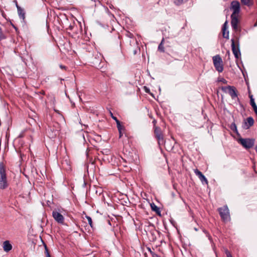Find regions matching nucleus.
<instances>
[{"label":"nucleus","mask_w":257,"mask_h":257,"mask_svg":"<svg viewBox=\"0 0 257 257\" xmlns=\"http://www.w3.org/2000/svg\"><path fill=\"white\" fill-rule=\"evenodd\" d=\"M3 244H4V245H3L4 250L5 251L8 252L12 249V245L10 244L9 241H8V240L5 241L4 242Z\"/></svg>","instance_id":"nucleus-17"},{"label":"nucleus","mask_w":257,"mask_h":257,"mask_svg":"<svg viewBox=\"0 0 257 257\" xmlns=\"http://www.w3.org/2000/svg\"><path fill=\"white\" fill-rule=\"evenodd\" d=\"M230 129L235 133L238 134L237 127L234 122H233L231 124Z\"/></svg>","instance_id":"nucleus-20"},{"label":"nucleus","mask_w":257,"mask_h":257,"mask_svg":"<svg viewBox=\"0 0 257 257\" xmlns=\"http://www.w3.org/2000/svg\"><path fill=\"white\" fill-rule=\"evenodd\" d=\"M155 122H156V120H154L153 121V122H154V123H155Z\"/></svg>","instance_id":"nucleus-38"},{"label":"nucleus","mask_w":257,"mask_h":257,"mask_svg":"<svg viewBox=\"0 0 257 257\" xmlns=\"http://www.w3.org/2000/svg\"><path fill=\"white\" fill-rule=\"evenodd\" d=\"M9 186L7 175L6 166L3 162L0 163V189L5 190Z\"/></svg>","instance_id":"nucleus-1"},{"label":"nucleus","mask_w":257,"mask_h":257,"mask_svg":"<svg viewBox=\"0 0 257 257\" xmlns=\"http://www.w3.org/2000/svg\"><path fill=\"white\" fill-rule=\"evenodd\" d=\"M254 120L252 117L250 116L247 117L246 120L244 121L242 127L244 129L247 130L252 126Z\"/></svg>","instance_id":"nucleus-12"},{"label":"nucleus","mask_w":257,"mask_h":257,"mask_svg":"<svg viewBox=\"0 0 257 257\" xmlns=\"http://www.w3.org/2000/svg\"><path fill=\"white\" fill-rule=\"evenodd\" d=\"M90 2H91L92 4H94V5L95 6L96 5H95V1H93V0H90Z\"/></svg>","instance_id":"nucleus-34"},{"label":"nucleus","mask_w":257,"mask_h":257,"mask_svg":"<svg viewBox=\"0 0 257 257\" xmlns=\"http://www.w3.org/2000/svg\"><path fill=\"white\" fill-rule=\"evenodd\" d=\"M219 215L224 221H227L230 219L229 209L227 205L218 209Z\"/></svg>","instance_id":"nucleus-5"},{"label":"nucleus","mask_w":257,"mask_h":257,"mask_svg":"<svg viewBox=\"0 0 257 257\" xmlns=\"http://www.w3.org/2000/svg\"><path fill=\"white\" fill-rule=\"evenodd\" d=\"M155 137L158 141L159 146L165 145V141L164 139L163 134L160 127L158 126L155 127L154 130Z\"/></svg>","instance_id":"nucleus-3"},{"label":"nucleus","mask_w":257,"mask_h":257,"mask_svg":"<svg viewBox=\"0 0 257 257\" xmlns=\"http://www.w3.org/2000/svg\"><path fill=\"white\" fill-rule=\"evenodd\" d=\"M13 27L16 29V30H17V28L14 25L12 24Z\"/></svg>","instance_id":"nucleus-36"},{"label":"nucleus","mask_w":257,"mask_h":257,"mask_svg":"<svg viewBox=\"0 0 257 257\" xmlns=\"http://www.w3.org/2000/svg\"><path fill=\"white\" fill-rule=\"evenodd\" d=\"M231 25L232 28V29L236 31H240V29L238 28V19L236 15H231Z\"/></svg>","instance_id":"nucleus-9"},{"label":"nucleus","mask_w":257,"mask_h":257,"mask_svg":"<svg viewBox=\"0 0 257 257\" xmlns=\"http://www.w3.org/2000/svg\"><path fill=\"white\" fill-rule=\"evenodd\" d=\"M228 22L227 21L225 22L222 28V36L227 39H229V31L227 30Z\"/></svg>","instance_id":"nucleus-14"},{"label":"nucleus","mask_w":257,"mask_h":257,"mask_svg":"<svg viewBox=\"0 0 257 257\" xmlns=\"http://www.w3.org/2000/svg\"><path fill=\"white\" fill-rule=\"evenodd\" d=\"M148 250H149L150 251H151V249L150 248H148Z\"/></svg>","instance_id":"nucleus-37"},{"label":"nucleus","mask_w":257,"mask_h":257,"mask_svg":"<svg viewBox=\"0 0 257 257\" xmlns=\"http://www.w3.org/2000/svg\"><path fill=\"white\" fill-rule=\"evenodd\" d=\"M133 35L132 34H131V33H130L129 37H130V38H132V37H133Z\"/></svg>","instance_id":"nucleus-35"},{"label":"nucleus","mask_w":257,"mask_h":257,"mask_svg":"<svg viewBox=\"0 0 257 257\" xmlns=\"http://www.w3.org/2000/svg\"><path fill=\"white\" fill-rule=\"evenodd\" d=\"M231 10L233 11V13L231 15H237L240 10V3L237 1H233L231 3L230 8Z\"/></svg>","instance_id":"nucleus-8"},{"label":"nucleus","mask_w":257,"mask_h":257,"mask_svg":"<svg viewBox=\"0 0 257 257\" xmlns=\"http://www.w3.org/2000/svg\"><path fill=\"white\" fill-rule=\"evenodd\" d=\"M6 37L5 34L3 33L2 28L0 27V41L3 39H6Z\"/></svg>","instance_id":"nucleus-23"},{"label":"nucleus","mask_w":257,"mask_h":257,"mask_svg":"<svg viewBox=\"0 0 257 257\" xmlns=\"http://www.w3.org/2000/svg\"><path fill=\"white\" fill-rule=\"evenodd\" d=\"M144 89H145V91L147 93H149L150 91L149 89L146 86H144Z\"/></svg>","instance_id":"nucleus-31"},{"label":"nucleus","mask_w":257,"mask_h":257,"mask_svg":"<svg viewBox=\"0 0 257 257\" xmlns=\"http://www.w3.org/2000/svg\"><path fill=\"white\" fill-rule=\"evenodd\" d=\"M241 3L247 7H251L253 5V0H240Z\"/></svg>","instance_id":"nucleus-18"},{"label":"nucleus","mask_w":257,"mask_h":257,"mask_svg":"<svg viewBox=\"0 0 257 257\" xmlns=\"http://www.w3.org/2000/svg\"><path fill=\"white\" fill-rule=\"evenodd\" d=\"M187 1V0H176L175 2V4L176 5L179 6L181 4H182V3L185 2Z\"/></svg>","instance_id":"nucleus-25"},{"label":"nucleus","mask_w":257,"mask_h":257,"mask_svg":"<svg viewBox=\"0 0 257 257\" xmlns=\"http://www.w3.org/2000/svg\"><path fill=\"white\" fill-rule=\"evenodd\" d=\"M250 98V104L252 107L255 114L257 115V106L254 102V99L253 98V96L251 94H249Z\"/></svg>","instance_id":"nucleus-15"},{"label":"nucleus","mask_w":257,"mask_h":257,"mask_svg":"<svg viewBox=\"0 0 257 257\" xmlns=\"http://www.w3.org/2000/svg\"><path fill=\"white\" fill-rule=\"evenodd\" d=\"M165 41L164 38H163L161 43L158 46V51L161 52H165V48L164 47V42Z\"/></svg>","instance_id":"nucleus-19"},{"label":"nucleus","mask_w":257,"mask_h":257,"mask_svg":"<svg viewBox=\"0 0 257 257\" xmlns=\"http://www.w3.org/2000/svg\"><path fill=\"white\" fill-rule=\"evenodd\" d=\"M73 26L70 25L68 29H69L70 30H72L73 29Z\"/></svg>","instance_id":"nucleus-33"},{"label":"nucleus","mask_w":257,"mask_h":257,"mask_svg":"<svg viewBox=\"0 0 257 257\" xmlns=\"http://www.w3.org/2000/svg\"><path fill=\"white\" fill-rule=\"evenodd\" d=\"M218 81L219 82H222L224 84H226L227 81V80H226L224 78H220V79L218 80Z\"/></svg>","instance_id":"nucleus-28"},{"label":"nucleus","mask_w":257,"mask_h":257,"mask_svg":"<svg viewBox=\"0 0 257 257\" xmlns=\"http://www.w3.org/2000/svg\"><path fill=\"white\" fill-rule=\"evenodd\" d=\"M122 131H118V132H119V138H121L122 136H123Z\"/></svg>","instance_id":"nucleus-30"},{"label":"nucleus","mask_w":257,"mask_h":257,"mask_svg":"<svg viewBox=\"0 0 257 257\" xmlns=\"http://www.w3.org/2000/svg\"><path fill=\"white\" fill-rule=\"evenodd\" d=\"M45 253L46 255V257H51L49 253L48 248L46 244H45Z\"/></svg>","instance_id":"nucleus-22"},{"label":"nucleus","mask_w":257,"mask_h":257,"mask_svg":"<svg viewBox=\"0 0 257 257\" xmlns=\"http://www.w3.org/2000/svg\"><path fill=\"white\" fill-rule=\"evenodd\" d=\"M86 217L88 220V224L91 227H93L92 221L91 218L88 216H86Z\"/></svg>","instance_id":"nucleus-24"},{"label":"nucleus","mask_w":257,"mask_h":257,"mask_svg":"<svg viewBox=\"0 0 257 257\" xmlns=\"http://www.w3.org/2000/svg\"><path fill=\"white\" fill-rule=\"evenodd\" d=\"M236 41L233 39L231 40V49L233 54L236 59H238L241 56V53L239 49V38H236Z\"/></svg>","instance_id":"nucleus-2"},{"label":"nucleus","mask_w":257,"mask_h":257,"mask_svg":"<svg viewBox=\"0 0 257 257\" xmlns=\"http://www.w3.org/2000/svg\"><path fill=\"white\" fill-rule=\"evenodd\" d=\"M173 147H174V146L171 145H169V146L168 145H167V146L165 147L166 150L168 151H172L173 149Z\"/></svg>","instance_id":"nucleus-26"},{"label":"nucleus","mask_w":257,"mask_h":257,"mask_svg":"<svg viewBox=\"0 0 257 257\" xmlns=\"http://www.w3.org/2000/svg\"><path fill=\"white\" fill-rule=\"evenodd\" d=\"M116 125H117V128L118 129V131H124L125 130L124 127L123 125H121L120 121H118L116 123Z\"/></svg>","instance_id":"nucleus-21"},{"label":"nucleus","mask_w":257,"mask_h":257,"mask_svg":"<svg viewBox=\"0 0 257 257\" xmlns=\"http://www.w3.org/2000/svg\"><path fill=\"white\" fill-rule=\"evenodd\" d=\"M194 173L198 177L202 184H208V182L205 176L199 170L196 169L194 170Z\"/></svg>","instance_id":"nucleus-11"},{"label":"nucleus","mask_w":257,"mask_h":257,"mask_svg":"<svg viewBox=\"0 0 257 257\" xmlns=\"http://www.w3.org/2000/svg\"><path fill=\"white\" fill-rule=\"evenodd\" d=\"M60 67L62 69H66V67L63 65H60Z\"/></svg>","instance_id":"nucleus-32"},{"label":"nucleus","mask_w":257,"mask_h":257,"mask_svg":"<svg viewBox=\"0 0 257 257\" xmlns=\"http://www.w3.org/2000/svg\"><path fill=\"white\" fill-rule=\"evenodd\" d=\"M213 62L215 69L219 72H222L223 70L222 60L219 55L213 57Z\"/></svg>","instance_id":"nucleus-4"},{"label":"nucleus","mask_w":257,"mask_h":257,"mask_svg":"<svg viewBox=\"0 0 257 257\" xmlns=\"http://www.w3.org/2000/svg\"><path fill=\"white\" fill-rule=\"evenodd\" d=\"M110 113L111 117L115 121L116 123H117L118 121H119L115 116L113 115V114L111 112H110Z\"/></svg>","instance_id":"nucleus-29"},{"label":"nucleus","mask_w":257,"mask_h":257,"mask_svg":"<svg viewBox=\"0 0 257 257\" xmlns=\"http://www.w3.org/2000/svg\"><path fill=\"white\" fill-rule=\"evenodd\" d=\"M150 206H151V208L152 209V210L155 212L156 213L161 216V210H160V208H159L158 207H157L154 203H151L150 204Z\"/></svg>","instance_id":"nucleus-16"},{"label":"nucleus","mask_w":257,"mask_h":257,"mask_svg":"<svg viewBox=\"0 0 257 257\" xmlns=\"http://www.w3.org/2000/svg\"><path fill=\"white\" fill-rule=\"evenodd\" d=\"M225 253L226 255V257H232L230 252L227 249L225 250Z\"/></svg>","instance_id":"nucleus-27"},{"label":"nucleus","mask_w":257,"mask_h":257,"mask_svg":"<svg viewBox=\"0 0 257 257\" xmlns=\"http://www.w3.org/2000/svg\"><path fill=\"white\" fill-rule=\"evenodd\" d=\"M16 6L17 8L18 13L20 18L21 19H22L23 21H24L25 19L26 15V13L24 9L22 8L20 6H19L17 2H16Z\"/></svg>","instance_id":"nucleus-13"},{"label":"nucleus","mask_w":257,"mask_h":257,"mask_svg":"<svg viewBox=\"0 0 257 257\" xmlns=\"http://www.w3.org/2000/svg\"><path fill=\"white\" fill-rule=\"evenodd\" d=\"M221 90L225 92H226L227 90H228V93L232 99H234L235 97H237V91L235 87L234 86H223L221 87Z\"/></svg>","instance_id":"nucleus-7"},{"label":"nucleus","mask_w":257,"mask_h":257,"mask_svg":"<svg viewBox=\"0 0 257 257\" xmlns=\"http://www.w3.org/2000/svg\"><path fill=\"white\" fill-rule=\"evenodd\" d=\"M52 216L54 219L59 223L63 224L64 223V218L63 216L57 211H53Z\"/></svg>","instance_id":"nucleus-10"},{"label":"nucleus","mask_w":257,"mask_h":257,"mask_svg":"<svg viewBox=\"0 0 257 257\" xmlns=\"http://www.w3.org/2000/svg\"><path fill=\"white\" fill-rule=\"evenodd\" d=\"M238 142L245 149H248L251 148L254 143V140L253 139H243L240 138L238 140Z\"/></svg>","instance_id":"nucleus-6"}]
</instances>
